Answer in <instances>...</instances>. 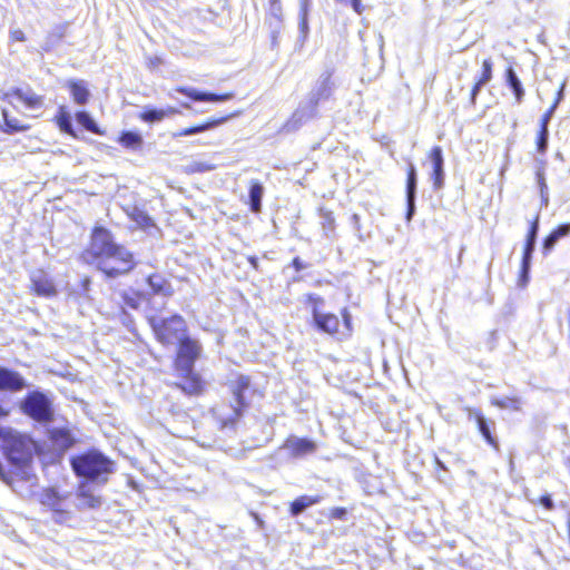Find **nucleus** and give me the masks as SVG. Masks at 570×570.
I'll use <instances>...</instances> for the list:
<instances>
[{
  "instance_id": "nucleus-1",
  "label": "nucleus",
  "mask_w": 570,
  "mask_h": 570,
  "mask_svg": "<svg viewBox=\"0 0 570 570\" xmlns=\"http://www.w3.org/2000/svg\"><path fill=\"white\" fill-rule=\"evenodd\" d=\"M171 367L179 379L174 383L186 396H202L207 391L206 380L195 371L196 363L203 357L204 347L199 340L187 335L175 344Z\"/></svg>"
},
{
  "instance_id": "nucleus-2",
  "label": "nucleus",
  "mask_w": 570,
  "mask_h": 570,
  "mask_svg": "<svg viewBox=\"0 0 570 570\" xmlns=\"http://www.w3.org/2000/svg\"><path fill=\"white\" fill-rule=\"evenodd\" d=\"M304 303L309 309L313 324L318 332L325 333L333 337H347L352 332L351 315L346 308L341 312L342 317L332 312L323 309L325 301L316 294H307Z\"/></svg>"
},
{
  "instance_id": "nucleus-3",
  "label": "nucleus",
  "mask_w": 570,
  "mask_h": 570,
  "mask_svg": "<svg viewBox=\"0 0 570 570\" xmlns=\"http://www.w3.org/2000/svg\"><path fill=\"white\" fill-rule=\"evenodd\" d=\"M76 476L97 484H106L116 470V463L97 449H88L70 458Z\"/></svg>"
},
{
  "instance_id": "nucleus-4",
  "label": "nucleus",
  "mask_w": 570,
  "mask_h": 570,
  "mask_svg": "<svg viewBox=\"0 0 570 570\" xmlns=\"http://www.w3.org/2000/svg\"><path fill=\"white\" fill-rule=\"evenodd\" d=\"M227 387L232 394L229 404L232 422L238 421L255 400L259 401L265 395L264 390L254 384L253 377L244 373H235L234 377L228 381Z\"/></svg>"
},
{
  "instance_id": "nucleus-5",
  "label": "nucleus",
  "mask_w": 570,
  "mask_h": 570,
  "mask_svg": "<svg viewBox=\"0 0 570 570\" xmlns=\"http://www.w3.org/2000/svg\"><path fill=\"white\" fill-rule=\"evenodd\" d=\"M147 321L155 340L165 347L175 345L189 335L188 324L179 314H171L160 318L149 316Z\"/></svg>"
},
{
  "instance_id": "nucleus-6",
  "label": "nucleus",
  "mask_w": 570,
  "mask_h": 570,
  "mask_svg": "<svg viewBox=\"0 0 570 570\" xmlns=\"http://www.w3.org/2000/svg\"><path fill=\"white\" fill-rule=\"evenodd\" d=\"M19 409L26 416L38 423L48 424L55 420L51 397L39 390L28 392L21 399Z\"/></svg>"
},
{
  "instance_id": "nucleus-7",
  "label": "nucleus",
  "mask_w": 570,
  "mask_h": 570,
  "mask_svg": "<svg viewBox=\"0 0 570 570\" xmlns=\"http://www.w3.org/2000/svg\"><path fill=\"white\" fill-rule=\"evenodd\" d=\"M0 440L4 443L6 453L11 462L18 465L31 461V439L10 428L0 426Z\"/></svg>"
},
{
  "instance_id": "nucleus-8",
  "label": "nucleus",
  "mask_w": 570,
  "mask_h": 570,
  "mask_svg": "<svg viewBox=\"0 0 570 570\" xmlns=\"http://www.w3.org/2000/svg\"><path fill=\"white\" fill-rule=\"evenodd\" d=\"M94 262L109 277L128 273L135 266L131 252H94Z\"/></svg>"
},
{
  "instance_id": "nucleus-9",
  "label": "nucleus",
  "mask_w": 570,
  "mask_h": 570,
  "mask_svg": "<svg viewBox=\"0 0 570 570\" xmlns=\"http://www.w3.org/2000/svg\"><path fill=\"white\" fill-rule=\"evenodd\" d=\"M67 499V494H60L56 489L47 488L41 492L39 502L51 512L55 522L62 524L71 517V511L66 503Z\"/></svg>"
},
{
  "instance_id": "nucleus-10",
  "label": "nucleus",
  "mask_w": 570,
  "mask_h": 570,
  "mask_svg": "<svg viewBox=\"0 0 570 570\" xmlns=\"http://www.w3.org/2000/svg\"><path fill=\"white\" fill-rule=\"evenodd\" d=\"M47 445L49 450L61 458L62 454L76 444V438L70 429L55 426L47 430Z\"/></svg>"
},
{
  "instance_id": "nucleus-11",
  "label": "nucleus",
  "mask_w": 570,
  "mask_h": 570,
  "mask_svg": "<svg viewBox=\"0 0 570 570\" xmlns=\"http://www.w3.org/2000/svg\"><path fill=\"white\" fill-rule=\"evenodd\" d=\"M318 116V104L308 97L302 101L292 117L284 124L283 130L292 132L299 129L303 125Z\"/></svg>"
},
{
  "instance_id": "nucleus-12",
  "label": "nucleus",
  "mask_w": 570,
  "mask_h": 570,
  "mask_svg": "<svg viewBox=\"0 0 570 570\" xmlns=\"http://www.w3.org/2000/svg\"><path fill=\"white\" fill-rule=\"evenodd\" d=\"M469 417L473 419L478 431L483 436L487 444L495 451L500 450V443L494 435L495 423L493 420L487 419L480 409H468Z\"/></svg>"
},
{
  "instance_id": "nucleus-13",
  "label": "nucleus",
  "mask_w": 570,
  "mask_h": 570,
  "mask_svg": "<svg viewBox=\"0 0 570 570\" xmlns=\"http://www.w3.org/2000/svg\"><path fill=\"white\" fill-rule=\"evenodd\" d=\"M334 68H326L317 78L308 97H311L318 105L322 101L328 100L336 89V82L333 79Z\"/></svg>"
},
{
  "instance_id": "nucleus-14",
  "label": "nucleus",
  "mask_w": 570,
  "mask_h": 570,
  "mask_svg": "<svg viewBox=\"0 0 570 570\" xmlns=\"http://www.w3.org/2000/svg\"><path fill=\"white\" fill-rule=\"evenodd\" d=\"M30 292L38 297L51 298L57 295V287L53 279L43 269H39L30 277Z\"/></svg>"
},
{
  "instance_id": "nucleus-15",
  "label": "nucleus",
  "mask_w": 570,
  "mask_h": 570,
  "mask_svg": "<svg viewBox=\"0 0 570 570\" xmlns=\"http://www.w3.org/2000/svg\"><path fill=\"white\" fill-rule=\"evenodd\" d=\"M417 189V171L416 167L412 161L407 164L406 170V186H405V198H406V220H411L415 214V200Z\"/></svg>"
},
{
  "instance_id": "nucleus-16",
  "label": "nucleus",
  "mask_w": 570,
  "mask_h": 570,
  "mask_svg": "<svg viewBox=\"0 0 570 570\" xmlns=\"http://www.w3.org/2000/svg\"><path fill=\"white\" fill-rule=\"evenodd\" d=\"M28 387L24 377L17 371L0 366V391L20 392Z\"/></svg>"
},
{
  "instance_id": "nucleus-17",
  "label": "nucleus",
  "mask_w": 570,
  "mask_h": 570,
  "mask_svg": "<svg viewBox=\"0 0 570 570\" xmlns=\"http://www.w3.org/2000/svg\"><path fill=\"white\" fill-rule=\"evenodd\" d=\"M429 159L432 165L431 179L433 181L434 189H441L444 186L445 179L442 148L440 146H434L429 154Z\"/></svg>"
},
{
  "instance_id": "nucleus-18",
  "label": "nucleus",
  "mask_w": 570,
  "mask_h": 570,
  "mask_svg": "<svg viewBox=\"0 0 570 570\" xmlns=\"http://www.w3.org/2000/svg\"><path fill=\"white\" fill-rule=\"evenodd\" d=\"M129 218L137 225V227L145 230L149 236L158 237L160 235L159 227L155 224L154 219L141 208L134 206L127 210Z\"/></svg>"
},
{
  "instance_id": "nucleus-19",
  "label": "nucleus",
  "mask_w": 570,
  "mask_h": 570,
  "mask_svg": "<svg viewBox=\"0 0 570 570\" xmlns=\"http://www.w3.org/2000/svg\"><path fill=\"white\" fill-rule=\"evenodd\" d=\"M146 283L150 293L155 296L171 297L175 289L170 281L161 273H151L147 276Z\"/></svg>"
},
{
  "instance_id": "nucleus-20",
  "label": "nucleus",
  "mask_w": 570,
  "mask_h": 570,
  "mask_svg": "<svg viewBox=\"0 0 570 570\" xmlns=\"http://www.w3.org/2000/svg\"><path fill=\"white\" fill-rule=\"evenodd\" d=\"M284 448L294 458L304 456L316 451V443L307 438L289 436L284 443Z\"/></svg>"
},
{
  "instance_id": "nucleus-21",
  "label": "nucleus",
  "mask_w": 570,
  "mask_h": 570,
  "mask_svg": "<svg viewBox=\"0 0 570 570\" xmlns=\"http://www.w3.org/2000/svg\"><path fill=\"white\" fill-rule=\"evenodd\" d=\"M76 495L79 500L78 509L96 510L102 504L101 497L96 494L86 482L78 484Z\"/></svg>"
},
{
  "instance_id": "nucleus-22",
  "label": "nucleus",
  "mask_w": 570,
  "mask_h": 570,
  "mask_svg": "<svg viewBox=\"0 0 570 570\" xmlns=\"http://www.w3.org/2000/svg\"><path fill=\"white\" fill-rule=\"evenodd\" d=\"M7 97H14L29 109H40L43 106V97L30 88H13L7 94Z\"/></svg>"
},
{
  "instance_id": "nucleus-23",
  "label": "nucleus",
  "mask_w": 570,
  "mask_h": 570,
  "mask_svg": "<svg viewBox=\"0 0 570 570\" xmlns=\"http://www.w3.org/2000/svg\"><path fill=\"white\" fill-rule=\"evenodd\" d=\"M66 87L68 88L75 104L79 106L88 104L91 92L88 88L87 81L82 79H69Z\"/></svg>"
},
{
  "instance_id": "nucleus-24",
  "label": "nucleus",
  "mask_w": 570,
  "mask_h": 570,
  "mask_svg": "<svg viewBox=\"0 0 570 570\" xmlns=\"http://www.w3.org/2000/svg\"><path fill=\"white\" fill-rule=\"evenodd\" d=\"M90 249H121L114 243L111 233L102 227L96 226L91 233V248Z\"/></svg>"
},
{
  "instance_id": "nucleus-25",
  "label": "nucleus",
  "mask_w": 570,
  "mask_h": 570,
  "mask_svg": "<svg viewBox=\"0 0 570 570\" xmlns=\"http://www.w3.org/2000/svg\"><path fill=\"white\" fill-rule=\"evenodd\" d=\"M177 91L184 94L194 101H227L233 97V94L217 95L213 92L199 91L195 88H178Z\"/></svg>"
},
{
  "instance_id": "nucleus-26",
  "label": "nucleus",
  "mask_w": 570,
  "mask_h": 570,
  "mask_svg": "<svg viewBox=\"0 0 570 570\" xmlns=\"http://www.w3.org/2000/svg\"><path fill=\"white\" fill-rule=\"evenodd\" d=\"M122 308L138 309L149 301L148 294L141 289L129 288L121 294Z\"/></svg>"
},
{
  "instance_id": "nucleus-27",
  "label": "nucleus",
  "mask_w": 570,
  "mask_h": 570,
  "mask_svg": "<svg viewBox=\"0 0 570 570\" xmlns=\"http://www.w3.org/2000/svg\"><path fill=\"white\" fill-rule=\"evenodd\" d=\"M321 495H299L295 498L288 505L291 517L299 515L305 509L315 505L322 501Z\"/></svg>"
},
{
  "instance_id": "nucleus-28",
  "label": "nucleus",
  "mask_w": 570,
  "mask_h": 570,
  "mask_svg": "<svg viewBox=\"0 0 570 570\" xmlns=\"http://www.w3.org/2000/svg\"><path fill=\"white\" fill-rule=\"evenodd\" d=\"M268 12L266 21L272 29L273 35L279 31L282 27L283 10L279 0H268Z\"/></svg>"
},
{
  "instance_id": "nucleus-29",
  "label": "nucleus",
  "mask_w": 570,
  "mask_h": 570,
  "mask_svg": "<svg viewBox=\"0 0 570 570\" xmlns=\"http://www.w3.org/2000/svg\"><path fill=\"white\" fill-rule=\"evenodd\" d=\"M263 195L264 186L258 180L252 179L248 190V205L253 213L261 212Z\"/></svg>"
},
{
  "instance_id": "nucleus-30",
  "label": "nucleus",
  "mask_w": 570,
  "mask_h": 570,
  "mask_svg": "<svg viewBox=\"0 0 570 570\" xmlns=\"http://www.w3.org/2000/svg\"><path fill=\"white\" fill-rule=\"evenodd\" d=\"M56 122L62 132L73 137L76 139L78 138V135L75 131V128L72 125L71 114L66 106L59 107L58 112L56 115Z\"/></svg>"
},
{
  "instance_id": "nucleus-31",
  "label": "nucleus",
  "mask_w": 570,
  "mask_h": 570,
  "mask_svg": "<svg viewBox=\"0 0 570 570\" xmlns=\"http://www.w3.org/2000/svg\"><path fill=\"white\" fill-rule=\"evenodd\" d=\"M66 28L65 24H59L56 28H53L52 31H50L43 42L40 45V50L45 52H49L52 50L53 47H56L59 41L65 37L66 35Z\"/></svg>"
},
{
  "instance_id": "nucleus-32",
  "label": "nucleus",
  "mask_w": 570,
  "mask_h": 570,
  "mask_svg": "<svg viewBox=\"0 0 570 570\" xmlns=\"http://www.w3.org/2000/svg\"><path fill=\"white\" fill-rule=\"evenodd\" d=\"M505 80H507V85L512 90L517 102L520 104L524 97V89H523V86H522L518 75L515 73V71L513 70L512 67H509L507 69Z\"/></svg>"
},
{
  "instance_id": "nucleus-33",
  "label": "nucleus",
  "mask_w": 570,
  "mask_h": 570,
  "mask_svg": "<svg viewBox=\"0 0 570 570\" xmlns=\"http://www.w3.org/2000/svg\"><path fill=\"white\" fill-rule=\"evenodd\" d=\"M491 404L500 410H509L513 412L521 411L522 401L519 396H504V397H494L491 400Z\"/></svg>"
},
{
  "instance_id": "nucleus-34",
  "label": "nucleus",
  "mask_w": 570,
  "mask_h": 570,
  "mask_svg": "<svg viewBox=\"0 0 570 570\" xmlns=\"http://www.w3.org/2000/svg\"><path fill=\"white\" fill-rule=\"evenodd\" d=\"M570 233V224H562L553 229L543 240V249H552L558 240Z\"/></svg>"
},
{
  "instance_id": "nucleus-35",
  "label": "nucleus",
  "mask_w": 570,
  "mask_h": 570,
  "mask_svg": "<svg viewBox=\"0 0 570 570\" xmlns=\"http://www.w3.org/2000/svg\"><path fill=\"white\" fill-rule=\"evenodd\" d=\"M570 233V224H562L553 229L543 240V249H552L558 240Z\"/></svg>"
},
{
  "instance_id": "nucleus-36",
  "label": "nucleus",
  "mask_w": 570,
  "mask_h": 570,
  "mask_svg": "<svg viewBox=\"0 0 570 570\" xmlns=\"http://www.w3.org/2000/svg\"><path fill=\"white\" fill-rule=\"evenodd\" d=\"M76 121L82 126L87 131H90L96 135H101L102 131L100 130L98 124L96 120L90 116L89 112L85 110L77 111L75 115Z\"/></svg>"
},
{
  "instance_id": "nucleus-37",
  "label": "nucleus",
  "mask_w": 570,
  "mask_h": 570,
  "mask_svg": "<svg viewBox=\"0 0 570 570\" xmlns=\"http://www.w3.org/2000/svg\"><path fill=\"white\" fill-rule=\"evenodd\" d=\"M531 253L532 252H523L520 271L518 275V286L520 288H524L529 283V271L531 265Z\"/></svg>"
},
{
  "instance_id": "nucleus-38",
  "label": "nucleus",
  "mask_w": 570,
  "mask_h": 570,
  "mask_svg": "<svg viewBox=\"0 0 570 570\" xmlns=\"http://www.w3.org/2000/svg\"><path fill=\"white\" fill-rule=\"evenodd\" d=\"M2 116H3V120H4L3 131L7 134L26 131L30 128L29 125L22 124L17 118L11 117L6 109L2 110Z\"/></svg>"
},
{
  "instance_id": "nucleus-39",
  "label": "nucleus",
  "mask_w": 570,
  "mask_h": 570,
  "mask_svg": "<svg viewBox=\"0 0 570 570\" xmlns=\"http://www.w3.org/2000/svg\"><path fill=\"white\" fill-rule=\"evenodd\" d=\"M119 142L128 149H138L142 145V137L135 131H124L120 135Z\"/></svg>"
},
{
  "instance_id": "nucleus-40",
  "label": "nucleus",
  "mask_w": 570,
  "mask_h": 570,
  "mask_svg": "<svg viewBox=\"0 0 570 570\" xmlns=\"http://www.w3.org/2000/svg\"><path fill=\"white\" fill-rule=\"evenodd\" d=\"M175 112H177L175 108H168L167 110L148 108L141 114V119L146 122H157L163 120L167 114Z\"/></svg>"
},
{
  "instance_id": "nucleus-41",
  "label": "nucleus",
  "mask_w": 570,
  "mask_h": 570,
  "mask_svg": "<svg viewBox=\"0 0 570 570\" xmlns=\"http://www.w3.org/2000/svg\"><path fill=\"white\" fill-rule=\"evenodd\" d=\"M308 0H304L301 6L299 11V22H298V30L301 35V39L304 42L308 36Z\"/></svg>"
},
{
  "instance_id": "nucleus-42",
  "label": "nucleus",
  "mask_w": 570,
  "mask_h": 570,
  "mask_svg": "<svg viewBox=\"0 0 570 570\" xmlns=\"http://www.w3.org/2000/svg\"><path fill=\"white\" fill-rule=\"evenodd\" d=\"M216 166L204 160H193L186 165L187 173H207L214 170Z\"/></svg>"
},
{
  "instance_id": "nucleus-43",
  "label": "nucleus",
  "mask_w": 570,
  "mask_h": 570,
  "mask_svg": "<svg viewBox=\"0 0 570 570\" xmlns=\"http://www.w3.org/2000/svg\"><path fill=\"white\" fill-rule=\"evenodd\" d=\"M321 224L324 230V234L330 237V234L334 232L335 219L331 212H322L321 214Z\"/></svg>"
},
{
  "instance_id": "nucleus-44",
  "label": "nucleus",
  "mask_w": 570,
  "mask_h": 570,
  "mask_svg": "<svg viewBox=\"0 0 570 570\" xmlns=\"http://www.w3.org/2000/svg\"><path fill=\"white\" fill-rule=\"evenodd\" d=\"M549 145V128H540L537 137V150L544 154Z\"/></svg>"
},
{
  "instance_id": "nucleus-45",
  "label": "nucleus",
  "mask_w": 570,
  "mask_h": 570,
  "mask_svg": "<svg viewBox=\"0 0 570 570\" xmlns=\"http://www.w3.org/2000/svg\"><path fill=\"white\" fill-rule=\"evenodd\" d=\"M538 230H539V223H538V218H537L530 226L523 249H534Z\"/></svg>"
},
{
  "instance_id": "nucleus-46",
  "label": "nucleus",
  "mask_w": 570,
  "mask_h": 570,
  "mask_svg": "<svg viewBox=\"0 0 570 570\" xmlns=\"http://www.w3.org/2000/svg\"><path fill=\"white\" fill-rule=\"evenodd\" d=\"M215 124H216V121L206 122V124H202V125H198V126L188 127V128H185L181 131H179L177 134V136H191V135H196V134H199V132H203V131L209 129Z\"/></svg>"
},
{
  "instance_id": "nucleus-47",
  "label": "nucleus",
  "mask_w": 570,
  "mask_h": 570,
  "mask_svg": "<svg viewBox=\"0 0 570 570\" xmlns=\"http://www.w3.org/2000/svg\"><path fill=\"white\" fill-rule=\"evenodd\" d=\"M492 78V61L490 59H485L482 63V75L479 78L481 83H488Z\"/></svg>"
},
{
  "instance_id": "nucleus-48",
  "label": "nucleus",
  "mask_w": 570,
  "mask_h": 570,
  "mask_svg": "<svg viewBox=\"0 0 570 570\" xmlns=\"http://www.w3.org/2000/svg\"><path fill=\"white\" fill-rule=\"evenodd\" d=\"M351 225H352L354 232L357 234V236H358V238L361 240H363V239H365L366 237L370 236L368 232H366V233L362 232L361 223H360V216L357 214H353L351 216Z\"/></svg>"
},
{
  "instance_id": "nucleus-49",
  "label": "nucleus",
  "mask_w": 570,
  "mask_h": 570,
  "mask_svg": "<svg viewBox=\"0 0 570 570\" xmlns=\"http://www.w3.org/2000/svg\"><path fill=\"white\" fill-rule=\"evenodd\" d=\"M537 163H538V167H537V171H535V177H537V183H538L539 187H541L542 183H546V177H544L546 161L543 159H537Z\"/></svg>"
},
{
  "instance_id": "nucleus-50",
  "label": "nucleus",
  "mask_w": 570,
  "mask_h": 570,
  "mask_svg": "<svg viewBox=\"0 0 570 570\" xmlns=\"http://www.w3.org/2000/svg\"><path fill=\"white\" fill-rule=\"evenodd\" d=\"M537 503L542 505L546 510L551 511L554 509V503L550 494L546 493L538 498Z\"/></svg>"
},
{
  "instance_id": "nucleus-51",
  "label": "nucleus",
  "mask_w": 570,
  "mask_h": 570,
  "mask_svg": "<svg viewBox=\"0 0 570 570\" xmlns=\"http://www.w3.org/2000/svg\"><path fill=\"white\" fill-rule=\"evenodd\" d=\"M557 107L552 105L542 116L540 120V128H549V122L554 115Z\"/></svg>"
},
{
  "instance_id": "nucleus-52",
  "label": "nucleus",
  "mask_w": 570,
  "mask_h": 570,
  "mask_svg": "<svg viewBox=\"0 0 570 570\" xmlns=\"http://www.w3.org/2000/svg\"><path fill=\"white\" fill-rule=\"evenodd\" d=\"M328 515L331 519L344 520L347 515V510L343 507H336L330 510Z\"/></svg>"
},
{
  "instance_id": "nucleus-53",
  "label": "nucleus",
  "mask_w": 570,
  "mask_h": 570,
  "mask_svg": "<svg viewBox=\"0 0 570 570\" xmlns=\"http://www.w3.org/2000/svg\"><path fill=\"white\" fill-rule=\"evenodd\" d=\"M9 39L12 41H26V35L21 29H13L11 28L9 30Z\"/></svg>"
},
{
  "instance_id": "nucleus-54",
  "label": "nucleus",
  "mask_w": 570,
  "mask_h": 570,
  "mask_svg": "<svg viewBox=\"0 0 570 570\" xmlns=\"http://www.w3.org/2000/svg\"><path fill=\"white\" fill-rule=\"evenodd\" d=\"M487 83H481V80H478L475 82V85L473 86L472 90H471V102L472 104H475V99H476V96L480 92L481 88L483 86H485Z\"/></svg>"
},
{
  "instance_id": "nucleus-55",
  "label": "nucleus",
  "mask_w": 570,
  "mask_h": 570,
  "mask_svg": "<svg viewBox=\"0 0 570 570\" xmlns=\"http://www.w3.org/2000/svg\"><path fill=\"white\" fill-rule=\"evenodd\" d=\"M564 88H566V81H563L557 92V97L553 101L552 105H556V107L558 108L559 104L562 101L563 97H564Z\"/></svg>"
},
{
  "instance_id": "nucleus-56",
  "label": "nucleus",
  "mask_w": 570,
  "mask_h": 570,
  "mask_svg": "<svg viewBox=\"0 0 570 570\" xmlns=\"http://www.w3.org/2000/svg\"><path fill=\"white\" fill-rule=\"evenodd\" d=\"M347 4H350L357 14H361L364 10L361 0H350Z\"/></svg>"
},
{
  "instance_id": "nucleus-57",
  "label": "nucleus",
  "mask_w": 570,
  "mask_h": 570,
  "mask_svg": "<svg viewBox=\"0 0 570 570\" xmlns=\"http://www.w3.org/2000/svg\"><path fill=\"white\" fill-rule=\"evenodd\" d=\"M540 189V196H541V199H542V203L544 205L548 204V200H549V195H548V185L547 183H542V186L539 187Z\"/></svg>"
},
{
  "instance_id": "nucleus-58",
  "label": "nucleus",
  "mask_w": 570,
  "mask_h": 570,
  "mask_svg": "<svg viewBox=\"0 0 570 570\" xmlns=\"http://www.w3.org/2000/svg\"><path fill=\"white\" fill-rule=\"evenodd\" d=\"M11 413V410L9 406L4 405L0 401V421L6 420Z\"/></svg>"
},
{
  "instance_id": "nucleus-59",
  "label": "nucleus",
  "mask_w": 570,
  "mask_h": 570,
  "mask_svg": "<svg viewBox=\"0 0 570 570\" xmlns=\"http://www.w3.org/2000/svg\"><path fill=\"white\" fill-rule=\"evenodd\" d=\"M90 278L89 277H85L81 279V287H82V295L83 296H88V292H89V287H90Z\"/></svg>"
},
{
  "instance_id": "nucleus-60",
  "label": "nucleus",
  "mask_w": 570,
  "mask_h": 570,
  "mask_svg": "<svg viewBox=\"0 0 570 570\" xmlns=\"http://www.w3.org/2000/svg\"><path fill=\"white\" fill-rule=\"evenodd\" d=\"M293 265L296 271H302L303 268H305V265L301 262V259L298 257H295L293 259Z\"/></svg>"
},
{
  "instance_id": "nucleus-61",
  "label": "nucleus",
  "mask_w": 570,
  "mask_h": 570,
  "mask_svg": "<svg viewBox=\"0 0 570 570\" xmlns=\"http://www.w3.org/2000/svg\"><path fill=\"white\" fill-rule=\"evenodd\" d=\"M69 295L72 297H79V294L76 291H71Z\"/></svg>"
},
{
  "instance_id": "nucleus-62",
  "label": "nucleus",
  "mask_w": 570,
  "mask_h": 570,
  "mask_svg": "<svg viewBox=\"0 0 570 570\" xmlns=\"http://www.w3.org/2000/svg\"><path fill=\"white\" fill-rule=\"evenodd\" d=\"M336 2H340V3H343V4H347L350 0H335Z\"/></svg>"
},
{
  "instance_id": "nucleus-63",
  "label": "nucleus",
  "mask_w": 570,
  "mask_h": 570,
  "mask_svg": "<svg viewBox=\"0 0 570 570\" xmlns=\"http://www.w3.org/2000/svg\"><path fill=\"white\" fill-rule=\"evenodd\" d=\"M254 265H255V261L253 257H247Z\"/></svg>"
},
{
  "instance_id": "nucleus-64",
  "label": "nucleus",
  "mask_w": 570,
  "mask_h": 570,
  "mask_svg": "<svg viewBox=\"0 0 570 570\" xmlns=\"http://www.w3.org/2000/svg\"><path fill=\"white\" fill-rule=\"evenodd\" d=\"M183 107L188 108L189 105L188 104H183Z\"/></svg>"
}]
</instances>
